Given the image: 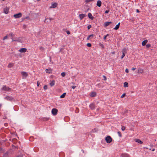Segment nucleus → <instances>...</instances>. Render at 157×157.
Instances as JSON below:
<instances>
[{
    "label": "nucleus",
    "mask_w": 157,
    "mask_h": 157,
    "mask_svg": "<svg viewBox=\"0 0 157 157\" xmlns=\"http://www.w3.org/2000/svg\"><path fill=\"white\" fill-rule=\"evenodd\" d=\"M105 140L107 143H110L112 141V138L110 136H108L105 137Z\"/></svg>",
    "instance_id": "nucleus-1"
},
{
    "label": "nucleus",
    "mask_w": 157,
    "mask_h": 157,
    "mask_svg": "<svg viewBox=\"0 0 157 157\" xmlns=\"http://www.w3.org/2000/svg\"><path fill=\"white\" fill-rule=\"evenodd\" d=\"M58 110L56 108H53L52 109V113L54 116L56 115L58 112Z\"/></svg>",
    "instance_id": "nucleus-2"
},
{
    "label": "nucleus",
    "mask_w": 157,
    "mask_h": 157,
    "mask_svg": "<svg viewBox=\"0 0 157 157\" xmlns=\"http://www.w3.org/2000/svg\"><path fill=\"white\" fill-rule=\"evenodd\" d=\"M23 78H25L28 75V73L22 71L21 72Z\"/></svg>",
    "instance_id": "nucleus-3"
},
{
    "label": "nucleus",
    "mask_w": 157,
    "mask_h": 157,
    "mask_svg": "<svg viewBox=\"0 0 157 157\" xmlns=\"http://www.w3.org/2000/svg\"><path fill=\"white\" fill-rule=\"evenodd\" d=\"M5 98L6 100L10 101H15L14 99L12 97L7 96Z\"/></svg>",
    "instance_id": "nucleus-4"
},
{
    "label": "nucleus",
    "mask_w": 157,
    "mask_h": 157,
    "mask_svg": "<svg viewBox=\"0 0 157 157\" xmlns=\"http://www.w3.org/2000/svg\"><path fill=\"white\" fill-rule=\"evenodd\" d=\"M22 16V14L21 13H19L14 14L13 15V17L15 18H19L21 17Z\"/></svg>",
    "instance_id": "nucleus-5"
},
{
    "label": "nucleus",
    "mask_w": 157,
    "mask_h": 157,
    "mask_svg": "<svg viewBox=\"0 0 157 157\" xmlns=\"http://www.w3.org/2000/svg\"><path fill=\"white\" fill-rule=\"evenodd\" d=\"M57 4L56 2H54L52 3L51 6L50 7V8H55L57 6Z\"/></svg>",
    "instance_id": "nucleus-6"
},
{
    "label": "nucleus",
    "mask_w": 157,
    "mask_h": 157,
    "mask_svg": "<svg viewBox=\"0 0 157 157\" xmlns=\"http://www.w3.org/2000/svg\"><path fill=\"white\" fill-rule=\"evenodd\" d=\"M27 51V49L25 48H22L19 50V51L21 53H25Z\"/></svg>",
    "instance_id": "nucleus-7"
},
{
    "label": "nucleus",
    "mask_w": 157,
    "mask_h": 157,
    "mask_svg": "<svg viewBox=\"0 0 157 157\" xmlns=\"http://www.w3.org/2000/svg\"><path fill=\"white\" fill-rule=\"evenodd\" d=\"M9 9L7 7L4 9V12L6 14H7L9 12Z\"/></svg>",
    "instance_id": "nucleus-8"
},
{
    "label": "nucleus",
    "mask_w": 157,
    "mask_h": 157,
    "mask_svg": "<svg viewBox=\"0 0 157 157\" xmlns=\"http://www.w3.org/2000/svg\"><path fill=\"white\" fill-rule=\"evenodd\" d=\"M96 95V93L95 92H92L90 93V96L91 97H95Z\"/></svg>",
    "instance_id": "nucleus-9"
},
{
    "label": "nucleus",
    "mask_w": 157,
    "mask_h": 157,
    "mask_svg": "<svg viewBox=\"0 0 157 157\" xmlns=\"http://www.w3.org/2000/svg\"><path fill=\"white\" fill-rule=\"evenodd\" d=\"M122 157H129V155L126 153H123L121 155Z\"/></svg>",
    "instance_id": "nucleus-10"
},
{
    "label": "nucleus",
    "mask_w": 157,
    "mask_h": 157,
    "mask_svg": "<svg viewBox=\"0 0 157 157\" xmlns=\"http://www.w3.org/2000/svg\"><path fill=\"white\" fill-rule=\"evenodd\" d=\"M97 5L99 7H101V2L100 0H98L97 1Z\"/></svg>",
    "instance_id": "nucleus-11"
},
{
    "label": "nucleus",
    "mask_w": 157,
    "mask_h": 157,
    "mask_svg": "<svg viewBox=\"0 0 157 157\" xmlns=\"http://www.w3.org/2000/svg\"><path fill=\"white\" fill-rule=\"evenodd\" d=\"M89 107L91 109H94L95 108L94 104L93 103H92L90 104L89 105Z\"/></svg>",
    "instance_id": "nucleus-12"
},
{
    "label": "nucleus",
    "mask_w": 157,
    "mask_h": 157,
    "mask_svg": "<svg viewBox=\"0 0 157 157\" xmlns=\"http://www.w3.org/2000/svg\"><path fill=\"white\" fill-rule=\"evenodd\" d=\"M52 71V70L51 68L47 69L45 70V71H46V73H51Z\"/></svg>",
    "instance_id": "nucleus-13"
},
{
    "label": "nucleus",
    "mask_w": 157,
    "mask_h": 157,
    "mask_svg": "<svg viewBox=\"0 0 157 157\" xmlns=\"http://www.w3.org/2000/svg\"><path fill=\"white\" fill-rule=\"evenodd\" d=\"M135 141L136 142H137L138 143H139L140 144H142L143 143V142L141 140H140L139 139H135Z\"/></svg>",
    "instance_id": "nucleus-14"
},
{
    "label": "nucleus",
    "mask_w": 157,
    "mask_h": 157,
    "mask_svg": "<svg viewBox=\"0 0 157 157\" xmlns=\"http://www.w3.org/2000/svg\"><path fill=\"white\" fill-rule=\"evenodd\" d=\"M86 16L85 14H80L79 15V18L80 20L82 19L85 17Z\"/></svg>",
    "instance_id": "nucleus-15"
},
{
    "label": "nucleus",
    "mask_w": 157,
    "mask_h": 157,
    "mask_svg": "<svg viewBox=\"0 0 157 157\" xmlns=\"http://www.w3.org/2000/svg\"><path fill=\"white\" fill-rule=\"evenodd\" d=\"M126 49H124L122 51V55L121 59H123L125 56V52Z\"/></svg>",
    "instance_id": "nucleus-16"
},
{
    "label": "nucleus",
    "mask_w": 157,
    "mask_h": 157,
    "mask_svg": "<svg viewBox=\"0 0 157 157\" xmlns=\"http://www.w3.org/2000/svg\"><path fill=\"white\" fill-rule=\"evenodd\" d=\"M112 23L111 22H107L105 23L104 24V26L105 27H106L108 25H109L110 24Z\"/></svg>",
    "instance_id": "nucleus-17"
},
{
    "label": "nucleus",
    "mask_w": 157,
    "mask_h": 157,
    "mask_svg": "<svg viewBox=\"0 0 157 157\" xmlns=\"http://www.w3.org/2000/svg\"><path fill=\"white\" fill-rule=\"evenodd\" d=\"M120 23H119L118 24L116 25L115 27L114 28V29L115 30H117L119 28L120 25Z\"/></svg>",
    "instance_id": "nucleus-18"
},
{
    "label": "nucleus",
    "mask_w": 157,
    "mask_h": 157,
    "mask_svg": "<svg viewBox=\"0 0 157 157\" xmlns=\"http://www.w3.org/2000/svg\"><path fill=\"white\" fill-rule=\"evenodd\" d=\"M147 40H146L144 41H143L142 42V45L143 46L145 45L146 44V43L147 42Z\"/></svg>",
    "instance_id": "nucleus-19"
},
{
    "label": "nucleus",
    "mask_w": 157,
    "mask_h": 157,
    "mask_svg": "<svg viewBox=\"0 0 157 157\" xmlns=\"http://www.w3.org/2000/svg\"><path fill=\"white\" fill-rule=\"evenodd\" d=\"M55 81L54 80H52L51 82L50 83V85L51 86H53L55 85Z\"/></svg>",
    "instance_id": "nucleus-20"
},
{
    "label": "nucleus",
    "mask_w": 157,
    "mask_h": 157,
    "mask_svg": "<svg viewBox=\"0 0 157 157\" xmlns=\"http://www.w3.org/2000/svg\"><path fill=\"white\" fill-rule=\"evenodd\" d=\"M88 17L90 18L91 19H93V17L92 16L91 13H88Z\"/></svg>",
    "instance_id": "nucleus-21"
},
{
    "label": "nucleus",
    "mask_w": 157,
    "mask_h": 157,
    "mask_svg": "<svg viewBox=\"0 0 157 157\" xmlns=\"http://www.w3.org/2000/svg\"><path fill=\"white\" fill-rule=\"evenodd\" d=\"M128 86V83L127 82H125L124 83V87H127Z\"/></svg>",
    "instance_id": "nucleus-22"
},
{
    "label": "nucleus",
    "mask_w": 157,
    "mask_h": 157,
    "mask_svg": "<svg viewBox=\"0 0 157 157\" xmlns=\"http://www.w3.org/2000/svg\"><path fill=\"white\" fill-rule=\"evenodd\" d=\"M66 93H63L62 95H61L60 96V98H63L65 97V95H66Z\"/></svg>",
    "instance_id": "nucleus-23"
},
{
    "label": "nucleus",
    "mask_w": 157,
    "mask_h": 157,
    "mask_svg": "<svg viewBox=\"0 0 157 157\" xmlns=\"http://www.w3.org/2000/svg\"><path fill=\"white\" fill-rule=\"evenodd\" d=\"M143 73V70L142 69H140L138 70V73Z\"/></svg>",
    "instance_id": "nucleus-24"
},
{
    "label": "nucleus",
    "mask_w": 157,
    "mask_h": 157,
    "mask_svg": "<svg viewBox=\"0 0 157 157\" xmlns=\"http://www.w3.org/2000/svg\"><path fill=\"white\" fill-rule=\"evenodd\" d=\"M13 63H10L9 65H8V68H11L12 67H13Z\"/></svg>",
    "instance_id": "nucleus-25"
},
{
    "label": "nucleus",
    "mask_w": 157,
    "mask_h": 157,
    "mask_svg": "<svg viewBox=\"0 0 157 157\" xmlns=\"http://www.w3.org/2000/svg\"><path fill=\"white\" fill-rule=\"evenodd\" d=\"M94 1V0H85V2L86 4L90 2H92Z\"/></svg>",
    "instance_id": "nucleus-26"
},
{
    "label": "nucleus",
    "mask_w": 157,
    "mask_h": 157,
    "mask_svg": "<svg viewBox=\"0 0 157 157\" xmlns=\"http://www.w3.org/2000/svg\"><path fill=\"white\" fill-rule=\"evenodd\" d=\"M11 39H12V41H20L19 39H18V38H17V39H13V38L12 37L11 38Z\"/></svg>",
    "instance_id": "nucleus-27"
},
{
    "label": "nucleus",
    "mask_w": 157,
    "mask_h": 157,
    "mask_svg": "<svg viewBox=\"0 0 157 157\" xmlns=\"http://www.w3.org/2000/svg\"><path fill=\"white\" fill-rule=\"evenodd\" d=\"M39 49L41 51H43L44 50V47H42V46H40L39 47Z\"/></svg>",
    "instance_id": "nucleus-28"
},
{
    "label": "nucleus",
    "mask_w": 157,
    "mask_h": 157,
    "mask_svg": "<svg viewBox=\"0 0 157 157\" xmlns=\"http://www.w3.org/2000/svg\"><path fill=\"white\" fill-rule=\"evenodd\" d=\"M65 73L64 72H62L61 73V75L63 77H64L65 76Z\"/></svg>",
    "instance_id": "nucleus-29"
},
{
    "label": "nucleus",
    "mask_w": 157,
    "mask_h": 157,
    "mask_svg": "<svg viewBox=\"0 0 157 157\" xmlns=\"http://www.w3.org/2000/svg\"><path fill=\"white\" fill-rule=\"evenodd\" d=\"M8 38V35H7L6 36H4L3 38V40H4L6 39H7Z\"/></svg>",
    "instance_id": "nucleus-30"
},
{
    "label": "nucleus",
    "mask_w": 157,
    "mask_h": 157,
    "mask_svg": "<svg viewBox=\"0 0 157 157\" xmlns=\"http://www.w3.org/2000/svg\"><path fill=\"white\" fill-rule=\"evenodd\" d=\"M117 133H118V135H119V136L120 137H121L122 135H121V132L120 131L118 132Z\"/></svg>",
    "instance_id": "nucleus-31"
},
{
    "label": "nucleus",
    "mask_w": 157,
    "mask_h": 157,
    "mask_svg": "<svg viewBox=\"0 0 157 157\" xmlns=\"http://www.w3.org/2000/svg\"><path fill=\"white\" fill-rule=\"evenodd\" d=\"M125 129V127L124 126H123L122 127H121V130H122L124 131Z\"/></svg>",
    "instance_id": "nucleus-32"
},
{
    "label": "nucleus",
    "mask_w": 157,
    "mask_h": 157,
    "mask_svg": "<svg viewBox=\"0 0 157 157\" xmlns=\"http://www.w3.org/2000/svg\"><path fill=\"white\" fill-rule=\"evenodd\" d=\"M87 45L88 47H90L91 46V44L90 43H88L87 44Z\"/></svg>",
    "instance_id": "nucleus-33"
},
{
    "label": "nucleus",
    "mask_w": 157,
    "mask_h": 157,
    "mask_svg": "<svg viewBox=\"0 0 157 157\" xmlns=\"http://www.w3.org/2000/svg\"><path fill=\"white\" fill-rule=\"evenodd\" d=\"M103 79L105 81L106 80V78L105 75L103 76Z\"/></svg>",
    "instance_id": "nucleus-34"
},
{
    "label": "nucleus",
    "mask_w": 157,
    "mask_h": 157,
    "mask_svg": "<svg viewBox=\"0 0 157 157\" xmlns=\"http://www.w3.org/2000/svg\"><path fill=\"white\" fill-rule=\"evenodd\" d=\"M109 36V34H107L104 37V40H105L106 39V38L108 36Z\"/></svg>",
    "instance_id": "nucleus-35"
},
{
    "label": "nucleus",
    "mask_w": 157,
    "mask_h": 157,
    "mask_svg": "<svg viewBox=\"0 0 157 157\" xmlns=\"http://www.w3.org/2000/svg\"><path fill=\"white\" fill-rule=\"evenodd\" d=\"M125 96V93H124L121 96V98H123Z\"/></svg>",
    "instance_id": "nucleus-36"
},
{
    "label": "nucleus",
    "mask_w": 157,
    "mask_h": 157,
    "mask_svg": "<svg viewBox=\"0 0 157 157\" xmlns=\"http://www.w3.org/2000/svg\"><path fill=\"white\" fill-rule=\"evenodd\" d=\"M10 36H11L12 37L14 36V35L12 33H11L9 34Z\"/></svg>",
    "instance_id": "nucleus-37"
},
{
    "label": "nucleus",
    "mask_w": 157,
    "mask_h": 157,
    "mask_svg": "<svg viewBox=\"0 0 157 157\" xmlns=\"http://www.w3.org/2000/svg\"><path fill=\"white\" fill-rule=\"evenodd\" d=\"M79 111V109L78 108H76L75 110V112L77 113H78Z\"/></svg>",
    "instance_id": "nucleus-38"
},
{
    "label": "nucleus",
    "mask_w": 157,
    "mask_h": 157,
    "mask_svg": "<svg viewBox=\"0 0 157 157\" xmlns=\"http://www.w3.org/2000/svg\"><path fill=\"white\" fill-rule=\"evenodd\" d=\"M89 37L90 38H92L94 36V35L93 34H91L89 36Z\"/></svg>",
    "instance_id": "nucleus-39"
},
{
    "label": "nucleus",
    "mask_w": 157,
    "mask_h": 157,
    "mask_svg": "<svg viewBox=\"0 0 157 157\" xmlns=\"http://www.w3.org/2000/svg\"><path fill=\"white\" fill-rule=\"evenodd\" d=\"M151 45L149 44H147L146 45V47L147 48H149L150 47Z\"/></svg>",
    "instance_id": "nucleus-40"
},
{
    "label": "nucleus",
    "mask_w": 157,
    "mask_h": 157,
    "mask_svg": "<svg viewBox=\"0 0 157 157\" xmlns=\"http://www.w3.org/2000/svg\"><path fill=\"white\" fill-rule=\"evenodd\" d=\"M91 27V26L90 25H89L87 26V28L88 29H89Z\"/></svg>",
    "instance_id": "nucleus-41"
},
{
    "label": "nucleus",
    "mask_w": 157,
    "mask_h": 157,
    "mask_svg": "<svg viewBox=\"0 0 157 157\" xmlns=\"http://www.w3.org/2000/svg\"><path fill=\"white\" fill-rule=\"evenodd\" d=\"M3 90H4L5 91H9V90L10 89H2Z\"/></svg>",
    "instance_id": "nucleus-42"
},
{
    "label": "nucleus",
    "mask_w": 157,
    "mask_h": 157,
    "mask_svg": "<svg viewBox=\"0 0 157 157\" xmlns=\"http://www.w3.org/2000/svg\"><path fill=\"white\" fill-rule=\"evenodd\" d=\"M125 71L126 73H128V69L126 68L125 70Z\"/></svg>",
    "instance_id": "nucleus-43"
},
{
    "label": "nucleus",
    "mask_w": 157,
    "mask_h": 157,
    "mask_svg": "<svg viewBox=\"0 0 157 157\" xmlns=\"http://www.w3.org/2000/svg\"><path fill=\"white\" fill-rule=\"evenodd\" d=\"M109 10H106L105 12V13H109Z\"/></svg>",
    "instance_id": "nucleus-44"
},
{
    "label": "nucleus",
    "mask_w": 157,
    "mask_h": 157,
    "mask_svg": "<svg viewBox=\"0 0 157 157\" xmlns=\"http://www.w3.org/2000/svg\"><path fill=\"white\" fill-rule=\"evenodd\" d=\"M16 157H23V155H20L17 156Z\"/></svg>",
    "instance_id": "nucleus-45"
},
{
    "label": "nucleus",
    "mask_w": 157,
    "mask_h": 157,
    "mask_svg": "<svg viewBox=\"0 0 157 157\" xmlns=\"http://www.w3.org/2000/svg\"><path fill=\"white\" fill-rule=\"evenodd\" d=\"M67 33L68 34H70V32L69 31H67Z\"/></svg>",
    "instance_id": "nucleus-46"
},
{
    "label": "nucleus",
    "mask_w": 157,
    "mask_h": 157,
    "mask_svg": "<svg viewBox=\"0 0 157 157\" xmlns=\"http://www.w3.org/2000/svg\"><path fill=\"white\" fill-rule=\"evenodd\" d=\"M4 125L5 126H7V125H8V123H5L4 124Z\"/></svg>",
    "instance_id": "nucleus-47"
},
{
    "label": "nucleus",
    "mask_w": 157,
    "mask_h": 157,
    "mask_svg": "<svg viewBox=\"0 0 157 157\" xmlns=\"http://www.w3.org/2000/svg\"><path fill=\"white\" fill-rule=\"evenodd\" d=\"M90 38L89 37V36L88 37H87V40H89L90 39Z\"/></svg>",
    "instance_id": "nucleus-48"
},
{
    "label": "nucleus",
    "mask_w": 157,
    "mask_h": 157,
    "mask_svg": "<svg viewBox=\"0 0 157 157\" xmlns=\"http://www.w3.org/2000/svg\"><path fill=\"white\" fill-rule=\"evenodd\" d=\"M135 69H136V68H134V67L132 68V71H134V70H135Z\"/></svg>",
    "instance_id": "nucleus-49"
},
{
    "label": "nucleus",
    "mask_w": 157,
    "mask_h": 157,
    "mask_svg": "<svg viewBox=\"0 0 157 157\" xmlns=\"http://www.w3.org/2000/svg\"><path fill=\"white\" fill-rule=\"evenodd\" d=\"M136 11L137 13H139L140 12V11H139V10L138 9H137L136 10Z\"/></svg>",
    "instance_id": "nucleus-50"
},
{
    "label": "nucleus",
    "mask_w": 157,
    "mask_h": 157,
    "mask_svg": "<svg viewBox=\"0 0 157 157\" xmlns=\"http://www.w3.org/2000/svg\"><path fill=\"white\" fill-rule=\"evenodd\" d=\"M49 19L50 21H51V20H53V18H49Z\"/></svg>",
    "instance_id": "nucleus-51"
},
{
    "label": "nucleus",
    "mask_w": 157,
    "mask_h": 157,
    "mask_svg": "<svg viewBox=\"0 0 157 157\" xmlns=\"http://www.w3.org/2000/svg\"><path fill=\"white\" fill-rule=\"evenodd\" d=\"M72 88H75V86H72Z\"/></svg>",
    "instance_id": "nucleus-52"
},
{
    "label": "nucleus",
    "mask_w": 157,
    "mask_h": 157,
    "mask_svg": "<svg viewBox=\"0 0 157 157\" xmlns=\"http://www.w3.org/2000/svg\"><path fill=\"white\" fill-rule=\"evenodd\" d=\"M3 88H8L9 89L10 88L9 87H6V86L4 87Z\"/></svg>",
    "instance_id": "nucleus-53"
},
{
    "label": "nucleus",
    "mask_w": 157,
    "mask_h": 157,
    "mask_svg": "<svg viewBox=\"0 0 157 157\" xmlns=\"http://www.w3.org/2000/svg\"><path fill=\"white\" fill-rule=\"evenodd\" d=\"M40 84V83H39L38 82H37V85L38 86H39Z\"/></svg>",
    "instance_id": "nucleus-54"
},
{
    "label": "nucleus",
    "mask_w": 157,
    "mask_h": 157,
    "mask_svg": "<svg viewBox=\"0 0 157 157\" xmlns=\"http://www.w3.org/2000/svg\"><path fill=\"white\" fill-rule=\"evenodd\" d=\"M46 85H45L44 87V88H46Z\"/></svg>",
    "instance_id": "nucleus-55"
},
{
    "label": "nucleus",
    "mask_w": 157,
    "mask_h": 157,
    "mask_svg": "<svg viewBox=\"0 0 157 157\" xmlns=\"http://www.w3.org/2000/svg\"><path fill=\"white\" fill-rule=\"evenodd\" d=\"M47 18H45V21H44V22H46V21L47 20Z\"/></svg>",
    "instance_id": "nucleus-56"
},
{
    "label": "nucleus",
    "mask_w": 157,
    "mask_h": 157,
    "mask_svg": "<svg viewBox=\"0 0 157 157\" xmlns=\"http://www.w3.org/2000/svg\"><path fill=\"white\" fill-rule=\"evenodd\" d=\"M112 53V54H115V52H113Z\"/></svg>",
    "instance_id": "nucleus-57"
},
{
    "label": "nucleus",
    "mask_w": 157,
    "mask_h": 157,
    "mask_svg": "<svg viewBox=\"0 0 157 157\" xmlns=\"http://www.w3.org/2000/svg\"><path fill=\"white\" fill-rule=\"evenodd\" d=\"M2 150V148H0V151H1Z\"/></svg>",
    "instance_id": "nucleus-58"
},
{
    "label": "nucleus",
    "mask_w": 157,
    "mask_h": 157,
    "mask_svg": "<svg viewBox=\"0 0 157 157\" xmlns=\"http://www.w3.org/2000/svg\"><path fill=\"white\" fill-rule=\"evenodd\" d=\"M155 150V149H152V151H154Z\"/></svg>",
    "instance_id": "nucleus-59"
},
{
    "label": "nucleus",
    "mask_w": 157,
    "mask_h": 157,
    "mask_svg": "<svg viewBox=\"0 0 157 157\" xmlns=\"http://www.w3.org/2000/svg\"><path fill=\"white\" fill-rule=\"evenodd\" d=\"M40 0H37V1H38V2L40 1Z\"/></svg>",
    "instance_id": "nucleus-60"
},
{
    "label": "nucleus",
    "mask_w": 157,
    "mask_h": 157,
    "mask_svg": "<svg viewBox=\"0 0 157 157\" xmlns=\"http://www.w3.org/2000/svg\"><path fill=\"white\" fill-rule=\"evenodd\" d=\"M132 129H130V130H132Z\"/></svg>",
    "instance_id": "nucleus-61"
},
{
    "label": "nucleus",
    "mask_w": 157,
    "mask_h": 157,
    "mask_svg": "<svg viewBox=\"0 0 157 157\" xmlns=\"http://www.w3.org/2000/svg\"><path fill=\"white\" fill-rule=\"evenodd\" d=\"M101 45H102V46H103V45L102 44H101Z\"/></svg>",
    "instance_id": "nucleus-62"
}]
</instances>
